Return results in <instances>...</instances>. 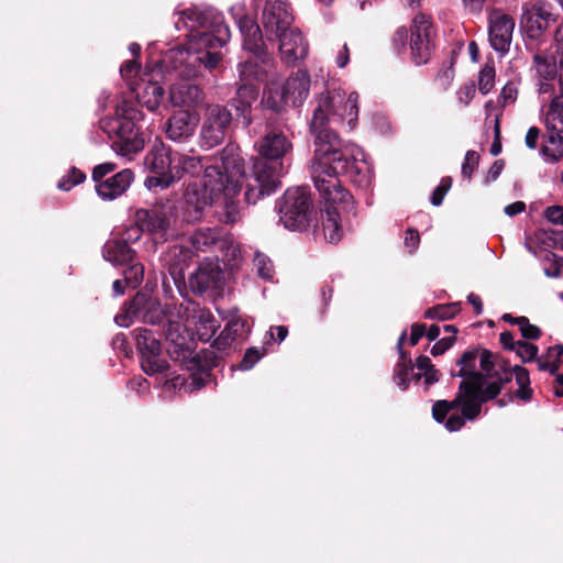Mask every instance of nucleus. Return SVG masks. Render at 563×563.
I'll return each mask as SVG.
<instances>
[{
    "label": "nucleus",
    "mask_w": 563,
    "mask_h": 563,
    "mask_svg": "<svg viewBox=\"0 0 563 563\" xmlns=\"http://www.w3.org/2000/svg\"><path fill=\"white\" fill-rule=\"evenodd\" d=\"M205 91L189 80L174 82L169 88L168 99L173 107L191 111L205 100Z\"/></svg>",
    "instance_id": "b1692460"
},
{
    "label": "nucleus",
    "mask_w": 563,
    "mask_h": 563,
    "mask_svg": "<svg viewBox=\"0 0 563 563\" xmlns=\"http://www.w3.org/2000/svg\"><path fill=\"white\" fill-rule=\"evenodd\" d=\"M478 357V349L465 351L456 361V365L461 368L455 372L451 371L452 377H462V382H474L485 378L484 373L476 371V360Z\"/></svg>",
    "instance_id": "c756f323"
},
{
    "label": "nucleus",
    "mask_w": 563,
    "mask_h": 563,
    "mask_svg": "<svg viewBox=\"0 0 563 563\" xmlns=\"http://www.w3.org/2000/svg\"><path fill=\"white\" fill-rule=\"evenodd\" d=\"M142 371L147 375L165 374L169 364L164 357L162 339L164 331L137 328L133 331Z\"/></svg>",
    "instance_id": "9d476101"
},
{
    "label": "nucleus",
    "mask_w": 563,
    "mask_h": 563,
    "mask_svg": "<svg viewBox=\"0 0 563 563\" xmlns=\"http://www.w3.org/2000/svg\"><path fill=\"white\" fill-rule=\"evenodd\" d=\"M257 274L263 279L271 280L274 276V266L268 256L257 253L254 258Z\"/></svg>",
    "instance_id": "09e8293b"
},
{
    "label": "nucleus",
    "mask_w": 563,
    "mask_h": 563,
    "mask_svg": "<svg viewBox=\"0 0 563 563\" xmlns=\"http://www.w3.org/2000/svg\"><path fill=\"white\" fill-rule=\"evenodd\" d=\"M266 354V350L263 349L261 352L257 347H249L241 362L238 365V368L242 371H249L254 367V365Z\"/></svg>",
    "instance_id": "3c124183"
},
{
    "label": "nucleus",
    "mask_w": 563,
    "mask_h": 563,
    "mask_svg": "<svg viewBox=\"0 0 563 563\" xmlns=\"http://www.w3.org/2000/svg\"><path fill=\"white\" fill-rule=\"evenodd\" d=\"M175 216V206L172 201L156 202L151 208H141L135 211L134 221L141 225V230L155 236V239L167 241V232L170 229Z\"/></svg>",
    "instance_id": "4468645a"
},
{
    "label": "nucleus",
    "mask_w": 563,
    "mask_h": 563,
    "mask_svg": "<svg viewBox=\"0 0 563 563\" xmlns=\"http://www.w3.org/2000/svg\"><path fill=\"white\" fill-rule=\"evenodd\" d=\"M141 317L144 323L151 325L165 327V323L170 322L167 320L161 303L153 299L150 295L137 292L130 301L123 306L122 313L115 317V322L121 327H128L134 318Z\"/></svg>",
    "instance_id": "ddd939ff"
},
{
    "label": "nucleus",
    "mask_w": 563,
    "mask_h": 563,
    "mask_svg": "<svg viewBox=\"0 0 563 563\" xmlns=\"http://www.w3.org/2000/svg\"><path fill=\"white\" fill-rule=\"evenodd\" d=\"M413 371V364L397 363L394 368V382L401 389L406 390L410 382V373Z\"/></svg>",
    "instance_id": "37998d69"
},
{
    "label": "nucleus",
    "mask_w": 563,
    "mask_h": 563,
    "mask_svg": "<svg viewBox=\"0 0 563 563\" xmlns=\"http://www.w3.org/2000/svg\"><path fill=\"white\" fill-rule=\"evenodd\" d=\"M495 67L486 64L478 74V90L483 95H487L495 85Z\"/></svg>",
    "instance_id": "79ce46f5"
},
{
    "label": "nucleus",
    "mask_w": 563,
    "mask_h": 563,
    "mask_svg": "<svg viewBox=\"0 0 563 563\" xmlns=\"http://www.w3.org/2000/svg\"><path fill=\"white\" fill-rule=\"evenodd\" d=\"M111 345L114 351L122 353L125 357H129L132 353L124 333H117L111 341Z\"/></svg>",
    "instance_id": "4d7b16f0"
},
{
    "label": "nucleus",
    "mask_w": 563,
    "mask_h": 563,
    "mask_svg": "<svg viewBox=\"0 0 563 563\" xmlns=\"http://www.w3.org/2000/svg\"><path fill=\"white\" fill-rule=\"evenodd\" d=\"M466 420H468V418L464 416V412L461 411V415L453 413L448 419L444 420L445 428L450 432L459 431L465 426Z\"/></svg>",
    "instance_id": "680f3d73"
},
{
    "label": "nucleus",
    "mask_w": 563,
    "mask_h": 563,
    "mask_svg": "<svg viewBox=\"0 0 563 563\" xmlns=\"http://www.w3.org/2000/svg\"><path fill=\"white\" fill-rule=\"evenodd\" d=\"M455 341H456V336L455 335H450L448 338L440 339L431 347V354L433 356H438V355L444 354L455 343Z\"/></svg>",
    "instance_id": "052dcab7"
},
{
    "label": "nucleus",
    "mask_w": 563,
    "mask_h": 563,
    "mask_svg": "<svg viewBox=\"0 0 563 563\" xmlns=\"http://www.w3.org/2000/svg\"><path fill=\"white\" fill-rule=\"evenodd\" d=\"M261 104L265 110L272 111V113L284 121L286 120L288 107L291 106V102L288 98H286L280 87L269 88L267 91H265L261 100Z\"/></svg>",
    "instance_id": "7c9ffc66"
},
{
    "label": "nucleus",
    "mask_w": 563,
    "mask_h": 563,
    "mask_svg": "<svg viewBox=\"0 0 563 563\" xmlns=\"http://www.w3.org/2000/svg\"><path fill=\"white\" fill-rule=\"evenodd\" d=\"M545 260L553 261V269H545V275L549 277H560L563 274V266L560 261V256H558L553 252H549L545 256Z\"/></svg>",
    "instance_id": "338daca9"
},
{
    "label": "nucleus",
    "mask_w": 563,
    "mask_h": 563,
    "mask_svg": "<svg viewBox=\"0 0 563 563\" xmlns=\"http://www.w3.org/2000/svg\"><path fill=\"white\" fill-rule=\"evenodd\" d=\"M220 157L221 166H210L209 168L219 172V178L214 177V180L225 186L224 195L233 197L242 189L245 192L250 174L245 172L240 146L236 143L229 142L221 151Z\"/></svg>",
    "instance_id": "1a4fd4ad"
},
{
    "label": "nucleus",
    "mask_w": 563,
    "mask_h": 563,
    "mask_svg": "<svg viewBox=\"0 0 563 563\" xmlns=\"http://www.w3.org/2000/svg\"><path fill=\"white\" fill-rule=\"evenodd\" d=\"M223 106L227 107L230 113H233L236 124L241 123L243 128H249L253 123L252 108L235 95Z\"/></svg>",
    "instance_id": "f704fd0d"
},
{
    "label": "nucleus",
    "mask_w": 563,
    "mask_h": 563,
    "mask_svg": "<svg viewBox=\"0 0 563 563\" xmlns=\"http://www.w3.org/2000/svg\"><path fill=\"white\" fill-rule=\"evenodd\" d=\"M210 166L203 164V159L199 156L180 155L174 164V181L180 180L185 176L200 177L203 179L206 169Z\"/></svg>",
    "instance_id": "bb28decb"
},
{
    "label": "nucleus",
    "mask_w": 563,
    "mask_h": 563,
    "mask_svg": "<svg viewBox=\"0 0 563 563\" xmlns=\"http://www.w3.org/2000/svg\"><path fill=\"white\" fill-rule=\"evenodd\" d=\"M515 30V20L511 15L494 10L489 14V42L492 47L500 53L509 51Z\"/></svg>",
    "instance_id": "4be33fe9"
},
{
    "label": "nucleus",
    "mask_w": 563,
    "mask_h": 563,
    "mask_svg": "<svg viewBox=\"0 0 563 563\" xmlns=\"http://www.w3.org/2000/svg\"><path fill=\"white\" fill-rule=\"evenodd\" d=\"M224 329L236 340L249 331V325L247 321L235 311L231 313Z\"/></svg>",
    "instance_id": "ea45409f"
},
{
    "label": "nucleus",
    "mask_w": 563,
    "mask_h": 563,
    "mask_svg": "<svg viewBox=\"0 0 563 563\" xmlns=\"http://www.w3.org/2000/svg\"><path fill=\"white\" fill-rule=\"evenodd\" d=\"M520 30L527 45L544 41L547 31L558 21V15L543 2L525 3L521 8Z\"/></svg>",
    "instance_id": "9b49d317"
},
{
    "label": "nucleus",
    "mask_w": 563,
    "mask_h": 563,
    "mask_svg": "<svg viewBox=\"0 0 563 563\" xmlns=\"http://www.w3.org/2000/svg\"><path fill=\"white\" fill-rule=\"evenodd\" d=\"M404 244L410 254L419 247L420 234L417 229L409 228L406 230Z\"/></svg>",
    "instance_id": "bf43d9fd"
},
{
    "label": "nucleus",
    "mask_w": 563,
    "mask_h": 563,
    "mask_svg": "<svg viewBox=\"0 0 563 563\" xmlns=\"http://www.w3.org/2000/svg\"><path fill=\"white\" fill-rule=\"evenodd\" d=\"M452 187V178L446 176L443 177L439 184V186L433 190L431 195V203L435 207L440 206L443 202V199L450 188Z\"/></svg>",
    "instance_id": "864d4df0"
},
{
    "label": "nucleus",
    "mask_w": 563,
    "mask_h": 563,
    "mask_svg": "<svg viewBox=\"0 0 563 563\" xmlns=\"http://www.w3.org/2000/svg\"><path fill=\"white\" fill-rule=\"evenodd\" d=\"M168 256L170 260L167 263V272L174 284L177 287H180L181 285H185L186 282L184 265L181 262H185L187 254H184L179 247L174 246L169 250Z\"/></svg>",
    "instance_id": "72a5a7b5"
},
{
    "label": "nucleus",
    "mask_w": 563,
    "mask_h": 563,
    "mask_svg": "<svg viewBox=\"0 0 563 563\" xmlns=\"http://www.w3.org/2000/svg\"><path fill=\"white\" fill-rule=\"evenodd\" d=\"M180 328L178 322H168V327L164 330L166 352L173 362L179 363L181 368L189 372L192 387L201 389L216 380L212 369L221 365V357L210 349L194 353V341L181 333Z\"/></svg>",
    "instance_id": "39448f33"
},
{
    "label": "nucleus",
    "mask_w": 563,
    "mask_h": 563,
    "mask_svg": "<svg viewBox=\"0 0 563 563\" xmlns=\"http://www.w3.org/2000/svg\"><path fill=\"white\" fill-rule=\"evenodd\" d=\"M144 232V230H141V225H137L135 223V225H131L130 228H128L123 232L122 239L119 240L120 242H125L128 245H130L131 243L137 242L141 239L142 233Z\"/></svg>",
    "instance_id": "e2e57ef3"
},
{
    "label": "nucleus",
    "mask_w": 563,
    "mask_h": 563,
    "mask_svg": "<svg viewBox=\"0 0 563 563\" xmlns=\"http://www.w3.org/2000/svg\"><path fill=\"white\" fill-rule=\"evenodd\" d=\"M434 29L430 18L419 13L410 26V49L412 62L420 66L427 64L435 48Z\"/></svg>",
    "instance_id": "f3484780"
},
{
    "label": "nucleus",
    "mask_w": 563,
    "mask_h": 563,
    "mask_svg": "<svg viewBox=\"0 0 563 563\" xmlns=\"http://www.w3.org/2000/svg\"><path fill=\"white\" fill-rule=\"evenodd\" d=\"M533 65L538 75L544 80H552L560 69L555 49L553 52H537L533 55Z\"/></svg>",
    "instance_id": "2f4dec72"
},
{
    "label": "nucleus",
    "mask_w": 563,
    "mask_h": 563,
    "mask_svg": "<svg viewBox=\"0 0 563 563\" xmlns=\"http://www.w3.org/2000/svg\"><path fill=\"white\" fill-rule=\"evenodd\" d=\"M547 123H555L563 132V96H555L547 113Z\"/></svg>",
    "instance_id": "58836bf2"
},
{
    "label": "nucleus",
    "mask_w": 563,
    "mask_h": 563,
    "mask_svg": "<svg viewBox=\"0 0 563 563\" xmlns=\"http://www.w3.org/2000/svg\"><path fill=\"white\" fill-rule=\"evenodd\" d=\"M140 69H141V65L137 62V59L134 58V59L126 60L125 63H123V65L120 68V73H121L122 78H124L125 80H131L139 74Z\"/></svg>",
    "instance_id": "13d9d810"
},
{
    "label": "nucleus",
    "mask_w": 563,
    "mask_h": 563,
    "mask_svg": "<svg viewBox=\"0 0 563 563\" xmlns=\"http://www.w3.org/2000/svg\"><path fill=\"white\" fill-rule=\"evenodd\" d=\"M130 89L136 93V102L128 99L121 100L115 106L113 117H106L99 120V129L109 137H117L112 148L122 156L137 154L144 148V133L140 122L144 119L140 106L146 107L154 112L161 106L165 90L157 81H145L134 84L131 81Z\"/></svg>",
    "instance_id": "7ed1b4c3"
},
{
    "label": "nucleus",
    "mask_w": 563,
    "mask_h": 563,
    "mask_svg": "<svg viewBox=\"0 0 563 563\" xmlns=\"http://www.w3.org/2000/svg\"><path fill=\"white\" fill-rule=\"evenodd\" d=\"M198 125V114L195 111H174L164 124L166 137L175 143L191 141Z\"/></svg>",
    "instance_id": "412c9836"
},
{
    "label": "nucleus",
    "mask_w": 563,
    "mask_h": 563,
    "mask_svg": "<svg viewBox=\"0 0 563 563\" xmlns=\"http://www.w3.org/2000/svg\"><path fill=\"white\" fill-rule=\"evenodd\" d=\"M261 23L267 42L272 43L274 47L278 37L294 27L291 5L280 0H267L262 12Z\"/></svg>",
    "instance_id": "dca6fc26"
},
{
    "label": "nucleus",
    "mask_w": 563,
    "mask_h": 563,
    "mask_svg": "<svg viewBox=\"0 0 563 563\" xmlns=\"http://www.w3.org/2000/svg\"><path fill=\"white\" fill-rule=\"evenodd\" d=\"M487 378H482L474 382H461L460 391H462L465 398V408L463 410L464 416L468 418V421H474L482 412L483 404L496 399L501 393L500 383L493 380L486 383Z\"/></svg>",
    "instance_id": "6ab92c4d"
},
{
    "label": "nucleus",
    "mask_w": 563,
    "mask_h": 563,
    "mask_svg": "<svg viewBox=\"0 0 563 563\" xmlns=\"http://www.w3.org/2000/svg\"><path fill=\"white\" fill-rule=\"evenodd\" d=\"M544 217L551 223L563 225V207H561V206L548 207L544 210Z\"/></svg>",
    "instance_id": "69168bd1"
},
{
    "label": "nucleus",
    "mask_w": 563,
    "mask_h": 563,
    "mask_svg": "<svg viewBox=\"0 0 563 563\" xmlns=\"http://www.w3.org/2000/svg\"><path fill=\"white\" fill-rule=\"evenodd\" d=\"M126 267L123 269V278L124 283L128 284L129 287L135 289L137 288L144 278V266L137 260L132 263L125 265Z\"/></svg>",
    "instance_id": "4c0bfd02"
},
{
    "label": "nucleus",
    "mask_w": 563,
    "mask_h": 563,
    "mask_svg": "<svg viewBox=\"0 0 563 563\" xmlns=\"http://www.w3.org/2000/svg\"><path fill=\"white\" fill-rule=\"evenodd\" d=\"M86 180V174L78 169L77 167H71L67 174V176L63 177L58 181V189L68 191L74 186L79 185Z\"/></svg>",
    "instance_id": "c03bdc74"
},
{
    "label": "nucleus",
    "mask_w": 563,
    "mask_h": 563,
    "mask_svg": "<svg viewBox=\"0 0 563 563\" xmlns=\"http://www.w3.org/2000/svg\"><path fill=\"white\" fill-rule=\"evenodd\" d=\"M350 108L357 115L356 97L351 93L346 101L340 93L327 91L314 99L309 132L312 137L313 157L310 174L325 209L320 218L324 239L338 243L343 235V222L356 216L355 200L340 181L345 177L360 188H367L372 181V172L362 151L345 143L335 126L343 122L341 108Z\"/></svg>",
    "instance_id": "f257e3e1"
},
{
    "label": "nucleus",
    "mask_w": 563,
    "mask_h": 563,
    "mask_svg": "<svg viewBox=\"0 0 563 563\" xmlns=\"http://www.w3.org/2000/svg\"><path fill=\"white\" fill-rule=\"evenodd\" d=\"M279 221L294 231L306 230L317 220L312 198L306 187L288 188L276 203Z\"/></svg>",
    "instance_id": "0eeeda50"
},
{
    "label": "nucleus",
    "mask_w": 563,
    "mask_h": 563,
    "mask_svg": "<svg viewBox=\"0 0 563 563\" xmlns=\"http://www.w3.org/2000/svg\"><path fill=\"white\" fill-rule=\"evenodd\" d=\"M408 42V30L405 26H400L396 30L393 36L394 47L398 53L406 48Z\"/></svg>",
    "instance_id": "0e129e2a"
},
{
    "label": "nucleus",
    "mask_w": 563,
    "mask_h": 563,
    "mask_svg": "<svg viewBox=\"0 0 563 563\" xmlns=\"http://www.w3.org/2000/svg\"><path fill=\"white\" fill-rule=\"evenodd\" d=\"M235 125L233 113L227 107L221 103L208 104L199 131L201 148L211 150L222 144L234 132Z\"/></svg>",
    "instance_id": "6e6552de"
},
{
    "label": "nucleus",
    "mask_w": 563,
    "mask_h": 563,
    "mask_svg": "<svg viewBox=\"0 0 563 563\" xmlns=\"http://www.w3.org/2000/svg\"><path fill=\"white\" fill-rule=\"evenodd\" d=\"M227 245H220L219 251L221 253V261L225 266L233 267L236 265V261L240 257V249L234 243L225 239Z\"/></svg>",
    "instance_id": "a18cd8bd"
},
{
    "label": "nucleus",
    "mask_w": 563,
    "mask_h": 563,
    "mask_svg": "<svg viewBox=\"0 0 563 563\" xmlns=\"http://www.w3.org/2000/svg\"><path fill=\"white\" fill-rule=\"evenodd\" d=\"M117 164L106 162L93 167L91 178L96 184V192L103 200H114L122 196L131 186L134 174L125 168L113 175Z\"/></svg>",
    "instance_id": "f8f14e48"
},
{
    "label": "nucleus",
    "mask_w": 563,
    "mask_h": 563,
    "mask_svg": "<svg viewBox=\"0 0 563 563\" xmlns=\"http://www.w3.org/2000/svg\"><path fill=\"white\" fill-rule=\"evenodd\" d=\"M505 168V161L504 159H497L495 161L492 166L489 167L487 175L485 177V183L489 184L492 181L497 180L499 175Z\"/></svg>",
    "instance_id": "774afa93"
},
{
    "label": "nucleus",
    "mask_w": 563,
    "mask_h": 563,
    "mask_svg": "<svg viewBox=\"0 0 563 563\" xmlns=\"http://www.w3.org/2000/svg\"><path fill=\"white\" fill-rule=\"evenodd\" d=\"M479 154L475 151H467L462 164V176L471 179L474 170L478 167Z\"/></svg>",
    "instance_id": "603ef678"
},
{
    "label": "nucleus",
    "mask_w": 563,
    "mask_h": 563,
    "mask_svg": "<svg viewBox=\"0 0 563 563\" xmlns=\"http://www.w3.org/2000/svg\"><path fill=\"white\" fill-rule=\"evenodd\" d=\"M235 340L230 335V333L223 329L221 333L213 340L211 347L214 349L219 354L216 353L217 356L223 360V355H228L231 349L232 343Z\"/></svg>",
    "instance_id": "49530a36"
},
{
    "label": "nucleus",
    "mask_w": 563,
    "mask_h": 563,
    "mask_svg": "<svg viewBox=\"0 0 563 563\" xmlns=\"http://www.w3.org/2000/svg\"><path fill=\"white\" fill-rule=\"evenodd\" d=\"M188 27L194 40L187 48H170L161 59L166 71H175L178 77L189 80L212 71L223 58L220 48L230 40L231 33L222 13L214 10H185L176 22Z\"/></svg>",
    "instance_id": "f03ea898"
},
{
    "label": "nucleus",
    "mask_w": 563,
    "mask_h": 563,
    "mask_svg": "<svg viewBox=\"0 0 563 563\" xmlns=\"http://www.w3.org/2000/svg\"><path fill=\"white\" fill-rule=\"evenodd\" d=\"M174 164L169 150L163 143L153 146L144 157V166L150 172L144 181L145 186L148 189L169 187L174 183Z\"/></svg>",
    "instance_id": "2eb2a0df"
},
{
    "label": "nucleus",
    "mask_w": 563,
    "mask_h": 563,
    "mask_svg": "<svg viewBox=\"0 0 563 563\" xmlns=\"http://www.w3.org/2000/svg\"><path fill=\"white\" fill-rule=\"evenodd\" d=\"M102 256L115 266H125L137 260L136 252L125 242H120L119 239L106 242L102 247Z\"/></svg>",
    "instance_id": "a878e982"
},
{
    "label": "nucleus",
    "mask_w": 563,
    "mask_h": 563,
    "mask_svg": "<svg viewBox=\"0 0 563 563\" xmlns=\"http://www.w3.org/2000/svg\"><path fill=\"white\" fill-rule=\"evenodd\" d=\"M518 389L515 391V396L526 402L530 401L533 396V390L530 387V375L529 371L521 366L515 365L512 367Z\"/></svg>",
    "instance_id": "c9c22d12"
},
{
    "label": "nucleus",
    "mask_w": 563,
    "mask_h": 563,
    "mask_svg": "<svg viewBox=\"0 0 563 563\" xmlns=\"http://www.w3.org/2000/svg\"><path fill=\"white\" fill-rule=\"evenodd\" d=\"M547 131L540 152L550 163H558L563 157V132L555 123H547Z\"/></svg>",
    "instance_id": "cd10ccee"
},
{
    "label": "nucleus",
    "mask_w": 563,
    "mask_h": 563,
    "mask_svg": "<svg viewBox=\"0 0 563 563\" xmlns=\"http://www.w3.org/2000/svg\"><path fill=\"white\" fill-rule=\"evenodd\" d=\"M516 354L521 358L523 363L532 362L537 358L539 347L527 341H517Z\"/></svg>",
    "instance_id": "8fccbe9b"
},
{
    "label": "nucleus",
    "mask_w": 563,
    "mask_h": 563,
    "mask_svg": "<svg viewBox=\"0 0 563 563\" xmlns=\"http://www.w3.org/2000/svg\"><path fill=\"white\" fill-rule=\"evenodd\" d=\"M479 356L481 373H484L485 378L495 377L496 358L497 356L489 350L483 349Z\"/></svg>",
    "instance_id": "de8ad7c7"
},
{
    "label": "nucleus",
    "mask_w": 563,
    "mask_h": 563,
    "mask_svg": "<svg viewBox=\"0 0 563 563\" xmlns=\"http://www.w3.org/2000/svg\"><path fill=\"white\" fill-rule=\"evenodd\" d=\"M217 261L206 260L189 275L188 286L199 296L214 297L223 290L224 273Z\"/></svg>",
    "instance_id": "a211bd4d"
},
{
    "label": "nucleus",
    "mask_w": 563,
    "mask_h": 563,
    "mask_svg": "<svg viewBox=\"0 0 563 563\" xmlns=\"http://www.w3.org/2000/svg\"><path fill=\"white\" fill-rule=\"evenodd\" d=\"M282 89L292 107H300L307 99L310 90V76L307 70H297L283 84Z\"/></svg>",
    "instance_id": "393cba45"
},
{
    "label": "nucleus",
    "mask_w": 563,
    "mask_h": 563,
    "mask_svg": "<svg viewBox=\"0 0 563 563\" xmlns=\"http://www.w3.org/2000/svg\"><path fill=\"white\" fill-rule=\"evenodd\" d=\"M239 29L243 37V48L265 63L269 57L272 43L267 42L264 30L262 31L256 21L246 15L240 19Z\"/></svg>",
    "instance_id": "aec40b11"
},
{
    "label": "nucleus",
    "mask_w": 563,
    "mask_h": 563,
    "mask_svg": "<svg viewBox=\"0 0 563 563\" xmlns=\"http://www.w3.org/2000/svg\"><path fill=\"white\" fill-rule=\"evenodd\" d=\"M271 121L272 118H267L265 134L254 143L258 155L253 158L247 178L245 201L249 205L277 190L285 169L284 158L292 151L290 139L278 128H272Z\"/></svg>",
    "instance_id": "20e7f679"
},
{
    "label": "nucleus",
    "mask_w": 563,
    "mask_h": 563,
    "mask_svg": "<svg viewBox=\"0 0 563 563\" xmlns=\"http://www.w3.org/2000/svg\"><path fill=\"white\" fill-rule=\"evenodd\" d=\"M519 329L522 338L526 340L536 341L542 335V330L538 325L530 323L527 317H525L523 322L520 323Z\"/></svg>",
    "instance_id": "6e6d98bb"
},
{
    "label": "nucleus",
    "mask_w": 563,
    "mask_h": 563,
    "mask_svg": "<svg viewBox=\"0 0 563 563\" xmlns=\"http://www.w3.org/2000/svg\"><path fill=\"white\" fill-rule=\"evenodd\" d=\"M183 387L189 391L197 390L196 388L192 387L191 378L189 376L188 378H186L183 375H177L170 379H166V382L164 383V388L168 391L181 389Z\"/></svg>",
    "instance_id": "5fc2aeb1"
},
{
    "label": "nucleus",
    "mask_w": 563,
    "mask_h": 563,
    "mask_svg": "<svg viewBox=\"0 0 563 563\" xmlns=\"http://www.w3.org/2000/svg\"><path fill=\"white\" fill-rule=\"evenodd\" d=\"M235 96L245 102L250 108L258 98V87L251 82H241L236 85Z\"/></svg>",
    "instance_id": "a19ab883"
},
{
    "label": "nucleus",
    "mask_w": 563,
    "mask_h": 563,
    "mask_svg": "<svg viewBox=\"0 0 563 563\" xmlns=\"http://www.w3.org/2000/svg\"><path fill=\"white\" fill-rule=\"evenodd\" d=\"M460 312L459 303H441L435 305L431 308H428L423 317L426 319H437V320H450L454 318Z\"/></svg>",
    "instance_id": "e433bc0d"
},
{
    "label": "nucleus",
    "mask_w": 563,
    "mask_h": 563,
    "mask_svg": "<svg viewBox=\"0 0 563 563\" xmlns=\"http://www.w3.org/2000/svg\"><path fill=\"white\" fill-rule=\"evenodd\" d=\"M465 398L462 394V391H460V389L457 390L454 399L452 400H437L433 406H432V417L433 419L439 422V423H442L444 422V420L446 419V416L448 413L451 411V410H454V409H461V411L463 412L464 408H465Z\"/></svg>",
    "instance_id": "473e14b6"
},
{
    "label": "nucleus",
    "mask_w": 563,
    "mask_h": 563,
    "mask_svg": "<svg viewBox=\"0 0 563 563\" xmlns=\"http://www.w3.org/2000/svg\"><path fill=\"white\" fill-rule=\"evenodd\" d=\"M277 46L280 58L287 66H294L308 55V43L298 27L285 32L278 37Z\"/></svg>",
    "instance_id": "5701e85b"
},
{
    "label": "nucleus",
    "mask_w": 563,
    "mask_h": 563,
    "mask_svg": "<svg viewBox=\"0 0 563 563\" xmlns=\"http://www.w3.org/2000/svg\"><path fill=\"white\" fill-rule=\"evenodd\" d=\"M194 249L201 252L219 250L220 245H227L225 239L221 236L218 229L201 228L197 229L189 238Z\"/></svg>",
    "instance_id": "c85d7f7f"
},
{
    "label": "nucleus",
    "mask_w": 563,
    "mask_h": 563,
    "mask_svg": "<svg viewBox=\"0 0 563 563\" xmlns=\"http://www.w3.org/2000/svg\"><path fill=\"white\" fill-rule=\"evenodd\" d=\"M219 175L214 168H208L203 179L188 184L181 207L184 221L188 223L200 221L205 209L211 206L214 199L224 195L225 186L214 180V177L219 178Z\"/></svg>",
    "instance_id": "423d86ee"
}]
</instances>
